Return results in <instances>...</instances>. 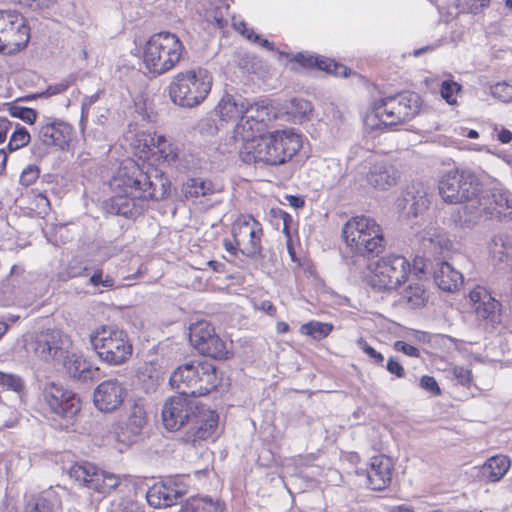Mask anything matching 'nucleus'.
Instances as JSON below:
<instances>
[{"label":"nucleus","mask_w":512,"mask_h":512,"mask_svg":"<svg viewBox=\"0 0 512 512\" xmlns=\"http://www.w3.org/2000/svg\"><path fill=\"white\" fill-rule=\"evenodd\" d=\"M144 172L133 160L122 162L118 172L110 181L113 196L106 203L108 213L133 218L147 207L148 200L164 199L170 184L156 169Z\"/></svg>","instance_id":"f257e3e1"},{"label":"nucleus","mask_w":512,"mask_h":512,"mask_svg":"<svg viewBox=\"0 0 512 512\" xmlns=\"http://www.w3.org/2000/svg\"><path fill=\"white\" fill-rule=\"evenodd\" d=\"M218 415L203 406L198 401L182 394L166 400L162 408V421L169 431H178L183 426L190 425L187 440L193 445L202 440L214 441L217 437Z\"/></svg>","instance_id":"f03ea898"},{"label":"nucleus","mask_w":512,"mask_h":512,"mask_svg":"<svg viewBox=\"0 0 512 512\" xmlns=\"http://www.w3.org/2000/svg\"><path fill=\"white\" fill-rule=\"evenodd\" d=\"M421 104L420 96L414 92L381 97L370 104L364 123L371 130L396 126L413 119L420 112Z\"/></svg>","instance_id":"7ed1b4c3"},{"label":"nucleus","mask_w":512,"mask_h":512,"mask_svg":"<svg viewBox=\"0 0 512 512\" xmlns=\"http://www.w3.org/2000/svg\"><path fill=\"white\" fill-rule=\"evenodd\" d=\"M302 147L301 136L291 129L276 130L248 143L243 154L245 163L262 162L280 165L290 160Z\"/></svg>","instance_id":"20e7f679"},{"label":"nucleus","mask_w":512,"mask_h":512,"mask_svg":"<svg viewBox=\"0 0 512 512\" xmlns=\"http://www.w3.org/2000/svg\"><path fill=\"white\" fill-rule=\"evenodd\" d=\"M170 385L187 397L207 395L217 388L216 367L209 361H191L176 368L169 378Z\"/></svg>","instance_id":"39448f33"},{"label":"nucleus","mask_w":512,"mask_h":512,"mask_svg":"<svg viewBox=\"0 0 512 512\" xmlns=\"http://www.w3.org/2000/svg\"><path fill=\"white\" fill-rule=\"evenodd\" d=\"M213 77L202 67L178 72L168 86L170 100L183 108H194L209 95Z\"/></svg>","instance_id":"423d86ee"},{"label":"nucleus","mask_w":512,"mask_h":512,"mask_svg":"<svg viewBox=\"0 0 512 512\" xmlns=\"http://www.w3.org/2000/svg\"><path fill=\"white\" fill-rule=\"evenodd\" d=\"M185 47L180 38L171 32L153 34L143 50V63L150 73L162 75L172 70L181 60Z\"/></svg>","instance_id":"0eeeda50"},{"label":"nucleus","mask_w":512,"mask_h":512,"mask_svg":"<svg viewBox=\"0 0 512 512\" xmlns=\"http://www.w3.org/2000/svg\"><path fill=\"white\" fill-rule=\"evenodd\" d=\"M90 344L98 358L111 366L124 364L133 352L128 334L116 325H101L89 336Z\"/></svg>","instance_id":"6e6552de"},{"label":"nucleus","mask_w":512,"mask_h":512,"mask_svg":"<svg viewBox=\"0 0 512 512\" xmlns=\"http://www.w3.org/2000/svg\"><path fill=\"white\" fill-rule=\"evenodd\" d=\"M424 266L420 258L414 259L411 265L403 255L389 254L376 261L370 282L379 291L396 290L407 281L412 270L415 274L424 273Z\"/></svg>","instance_id":"1a4fd4ad"},{"label":"nucleus","mask_w":512,"mask_h":512,"mask_svg":"<svg viewBox=\"0 0 512 512\" xmlns=\"http://www.w3.org/2000/svg\"><path fill=\"white\" fill-rule=\"evenodd\" d=\"M342 234L348 246L357 254L378 255L384 249L382 229L370 217H353L343 227Z\"/></svg>","instance_id":"9d476101"},{"label":"nucleus","mask_w":512,"mask_h":512,"mask_svg":"<svg viewBox=\"0 0 512 512\" xmlns=\"http://www.w3.org/2000/svg\"><path fill=\"white\" fill-rule=\"evenodd\" d=\"M38 405L45 413L67 419H72L81 409L79 397L53 381L39 386Z\"/></svg>","instance_id":"9b49d317"},{"label":"nucleus","mask_w":512,"mask_h":512,"mask_svg":"<svg viewBox=\"0 0 512 512\" xmlns=\"http://www.w3.org/2000/svg\"><path fill=\"white\" fill-rule=\"evenodd\" d=\"M439 194L446 203L458 204L471 201L481 191L477 176L467 170L452 169L444 173L438 182Z\"/></svg>","instance_id":"f8f14e48"},{"label":"nucleus","mask_w":512,"mask_h":512,"mask_svg":"<svg viewBox=\"0 0 512 512\" xmlns=\"http://www.w3.org/2000/svg\"><path fill=\"white\" fill-rule=\"evenodd\" d=\"M478 205L479 207L471 216L464 218L463 223L466 226L475 225L482 213L499 221L512 220V193L501 185H495L484 191L478 199Z\"/></svg>","instance_id":"ddd939ff"},{"label":"nucleus","mask_w":512,"mask_h":512,"mask_svg":"<svg viewBox=\"0 0 512 512\" xmlns=\"http://www.w3.org/2000/svg\"><path fill=\"white\" fill-rule=\"evenodd\" d=\"M30 40V28L25 18L14 10H0V54L14 55Z\"/></svg>","instance_id":"4468645a"},{"label":"nucleus","mask_w":512,"mask_h":512,"mask_svg":"<svg viewBox=\"0 0 512 512\" xmlns=\"http://www.w3.org/2000/svg\"><path fill=\"white\" fill-rule=\"evenodd\" d=\"M71 345L68 335L58 329H46L38 332L26 340L27 352L34 354L43 361L55 360L63 357Z\"/></svg>","instance_id":"2eb2a0df"},{"label":"nucleus","mask_w":512,"mask_h":512,"mask_svg":"<svg viewBox=\"0 0 512 512\" xmlns=\"http://www.w3.org/2000/svg\"><path fill=\"white\" fill-rule=\"evenodd\" d=\"M69 474L80 485L103 496L109 495L121 484L119 475L101 470L90 462L74 464Z\"/></svg>","instance_id":"dca6fc26"},{"label":"nucleus","mask_w":512,"mask_h":512,"mask_svg":"<svg viewBox=\"0 0 512 512\" xmlns=\"http://www.w3.org/2000/svg\"><path fill=\"white\" fill-rule=\"evenodd\" d=\"M232 236L240 246V253L249 258L260 255L263 229L251 215H241L232 225Z\"/></svg>","instance_id":"f3484780"},{"label":"nucleus","mask_w":512,"mask_h":512,"mask_svg":"<svg viewBox=\"0 0 512 512\" xmlns=\"http://www.w3.org/2000/svg\"><path fill=\"white\" fill-rule=\"evenodd\" d=\"M146 424L147 413L144 405L140 402H134L129 407L126 422L120 425L114 432L115 448L122 453L137 443Z\"/></svg>","instance_id":"a211bd4d"},{"label":"nucleus","mask_w":512,"mask_h":512,"mask_svg":"<svg viewBox=\"0 0 512 512\" xmlns=\"http://www.w3.org/2000/svg\"><path fill=\"white\" fill-rule=\"evenodd\" d=\"M187 479L182 476L170 477L154 484L146 493L151 507L161 509L176 505L188 493Z\"/></svg>","instance_id":"6ab92c4d"},{"label":"nucleus","mask_w":512,"mask_h":512,"mask_svg":"<svg viewBox=\"0 0 512 512\" xmlns=\"http://www.w3.org/2000/svg\"><path fill=\"white\" fill-rule=\"evenodd\" d=\"M257 112L259 113L257 118L253 115V112L242 115L233 131V138L235 143L238 144L237 149L242 160L248 143H256L258 138L262 136L261 133L265 127L264 116L267 115L266 110L262 108L261 111L258 110Z\"/></svg>","instance_id":"aec40b11"},{"label":"nucleus","mask_w":512,"mask_h":512,"mask_svg":"<svg viewBox=\"0 0 512 512\" xmlns=\"http://www.w3.org/2000/svg\"><path fill=\"white\" fill-rule=\"evenodd\" d=\"M127 390L123 382L116 378L102 381L94 390L95 407L104 413L117 410L124 402Z\"/></svg>","instance_id":"412c9836"},{"label":"nucleus","mask_w":512,"mask_h":512,"mask_svg":"<svg viewBox=\"0 0 512 512\" xmlns=\"http://www.w3.org/2000/svg\"><path fill=\"white\" fill-rule=\"evenodd\" d=\"M59 363L73 381L86 384L100 379V368L93 365L81 353L67 349Z\"/></svg>","instance_id":"4be33fe9"},{"label":"nucleus","mask_w":512,"mask_h":512,"mask_svg":"<svg viewBox=\"0 0 512 512\" xmlns=\"http://www.w3.org/2000/svg\"><path fill=\"white\" fill-rule=\"evenodd\" d=\"M394 464L385 455H376L370 459L369 467L362 473L366 476L368 486L373 490H383L392 481Z\"/></svg>","instance_id":"5701e85b"},{"label":"nucleus","mask_w":512,"mask_h":512,"mask_svg":"<svg viewBox=\"0 0 512 512\" xmlns=\"http://www.w3.org/2000/svg\"><path fill=\"white\" fill-rule=\"evenodd\" d=\"M72 126L60 120L42 122L38 126V139L46 146H56L61 150L68 147Z\"/></svg>","instance_id":"b1692460"},{"label":"nucleus","mask_w":512,"mask_h":512,"mask_svg":"<svg viewBox=\"0 0 512 512\" xmlns=\"http://www.w3.org/2000/svg\"><path fill=\"white\" fill-rule=\"evenodd\" d=\"M367 182L375 189L385 191L395 186L400 178L398 169L384 159L370 163Z\"/></svg>","instance_id":"393cba45"},{"label":"nucleus","mask_w":512,"mask_h":512,"mask_svg":"<svg viewBox=\"0 0 512 512\" xmlns=\"http://www.w3.org/2000/svg\"><path fill=\"white\" fill-rule=\"evenodd\" d=\"M478 318L497 323L499 321L500 303L494 299L486 288L477 286L469 293Z\"/></svg>","instance_id":"a878e982"},{"label":"nucleus","mask_w":512,"mask_h":512,"mask_svg":"<svg viewBox=\"0 0 512 512\" xmlns=\"http://www.w3.org/2000/svg\"><path fill=\"white\" fill-rule=\"evenodd\" d=\"M291 61L299 64L303 68H318L319 70L325 71L329 74H333L337 77H347L350 74V69L345 65L337 63L333 59L313 55L308 52H299L291 58Z\"/></svg>","instance_id":"bb28decb"},{"label":"nucleus","mask_w":512,"mask_h":512,"mask_svg":"<svg viewBox=\"0 0 512 512\" xmlns=\"http://www.w3.org/2000/svg\"><path fill=\"white\" fill-rule=\"evenodd\" d=\"M258 111L257 104H250L242 96L226 93L219 101L216 112L223 121L235 120L245 113Z\"/></svg>","instance_id":"cd10ccee"},{"label":"nucleus","mask_w":512,"mask_h":512,"mask_svg":"<svg viewBox=\"0 0 512 512\" xmlns=\"http://www.w3.org/2000/svg\"><path fill=\"white\" fill-rule=\"evenodd\" d=\"M144 145L147 148L151 146L156 147L161 157L169 164H177L185 169L195 167L194 163L182 164L181 160L184 155L179 152L177 146L168 143L167 139L163 135L154 134L153 136H150L149 140L145 139Z\"/></svg>","instance_id":"c85d7f7f"},{"label":"nucleus","mask_w":512,"mask_h":512,"mask_svg":"<svg viewBox=\"0 0 512 512\" xmlns=\"http://www.w3.org/2000/svg\"><path fill=\"white\" fill-rule=\"evenodd\" d=\"M434 281L441 290L453 292L463 284V276L448 262H439L434 270Z\"/></svg>","instance_id":"c756f323"},{"label":"nucleus","mask_w":512,"mask_h":512,"mask_svg":"<svg viewBox=\"0 0 512 512\" xmlns=\"http://www.w3.org/2000/svg\"><path fill=\"white\" fill-rule=\"evenodd\" d=\"M511 465L510 459L505 455H496L489 458L481 467V477L489 482H498L507 473Z\"/></svg>","instance_id":"7c9ffc66"},{"label":"nucleus","mask_w":512,"mask_h":512,"mask_svg":"<svg viewBox=\"0 0 512 512\" xmlns=\"http://www.w3.org/2000/svg\"><path fill=\"white\" fill-rule=\"evenodd\" d=\"M405 201L410 204L414 216L422 214L430 205V194L423 186L413 185L407 192Z\"/></svg>","instance_id":"2f4dec72"},{"label":"nucleus","mask_w":512,"mask_h":512,"mask_svg":"<svg viewBox=\"0 0 512 512\" xmlns=\"http://www.w3.org/2000/svg\"><path fill=\"white\" fill-rule=\"evenodd\" d=\"M283 111L287 116V120L301 123L312 112V105L303 98H293L283 106Z\"/></svg>","instance_id":"473e14b6"},{"label":"nucleus","mask_w":512,"mask_h":512,"mask_svg":"<svg viewBox=\"0 0 512 512\" xmlns=\"http://www.w3.org/2000/svg\"><path fill=\"white\" fill-rule=\"evenodd\" d=\"M214 334V327L205 320L197 321L191 324L189 328V340L197 351H199L200 347L205 345Z\"/></svg>","instance_id":"72a5a7b5"},{"label":"nucleus","mask_w":512,"mask_h":512,"mask_svg":"<svg viewBox=\"0 0 512 512\" xmlns=\"http://www.w3.org/2000/svg\"><path fill=\"white\" fill-rule=\"evenodd\" d=\"M198 352L219 360L228 359L230 355L226 343L216 333L212 335L205 345L200 347Z\"/></svg>","instance_id":"f704fd0d"},{"label":"nucleus","mask_w":512,"mask_h":512,"mask_svg":"<svg viewBox=\"0 0 512 512\" xmlns=\"http://www.w3.org/2000/svg\"><path fill=\"white\" fill-rule=\"evenodd\" d=\"M401 301L407 303L411 308L422 307L427 301V294L422 284L411 283L401 294Z\"/></svg>","instance_id":"c9c22d12"},{"label":"nucleus","mask_w":512,"mask_h":512,"mask_svg":"<svg viewBox=\"0 0 512 512\" xmlns=\"http://www.w3.org/2000/svg\"><path fill=\"white\" fill-rule=\"evenodd\" d=\"M91 270H93V264L90 262L73 259L65 270L59 273V278L62 281H67L71 278L87 277Z\"/></svg>","instance_id":"e433bc0d"},{"label":"nucleus","mask_w":512,"mask_h":512,"mask_svg":"<svg viewBox=\"0 0 512 512\" xmlns=\"http://www.w3.org/2000/svg\"><path fill=\"white\" fill-rule=\"evenodd\" d=\"M333 330L331 323L320 321H309L300 326L299 332L303 335L310 336L314 340H322L326 338Z\"/></svg>","instance_id":"4c0bfd02"},{"label":"nucleus","mask_w":512,"mask_h":512,"mask_svg":"<svg viewBox=\"0 0 512 512\" xmlns=\"http://www.w3.org/2000/svg\"><path fill=\"white\" fill-rule=\"evenodd\" d=\"M186 197L198 198L213 193V185L202 178H191L184 186Z\"/></svg>","instance_id":"58836bf2"},{"label":"nucleus","mask_w":512,"mask_h":512,"mask_svg":"<svg viewBox=\"0 0 512 512\" xmlns=\"http://www.w3.org/2000/svg\"><path fill=\"white\" fill-rule=\"evenodd\" d=\"M461 93L462 85L454 81L451 76L440 84V95L448 105L456 106L458 95Z\"/></svg>","instance_id":"ea45409f"},{"label":"nucleus","mask_w":512,"mask_h":512,"mask_svg":"<svg viewBox=\"0 0 512 512\" xmlns=\"http://www.w3.org/2000/svg\"><path fill=\"white\" fill-rule=\"evenodd\" d=\"M139 377L144 383L146 392L154 391L164 381L163 373L153 365L145 366Z\"/></svg>","instance_id":"a19ab883"},{"label":"nucleus","mask_w":512,"mask_h":512,"mask_svg":"<svg viewBox=\"0 0 512 512\" xmlns=\"http://www.w3.org/2000/svg\"><path fill=\"white\" fill-rule=\"evenodd\" d=\"M87 277V284L99 289L100 292H102V289L113 288L115 284L114 279L110 275L104 274L102 269L94 265L93 270H91L90 275H87Z\"/></svg>","instance_id":"79ce46f5"},{"label":"nucleus","mask_w":512,"mask_h":512,"mask_svg":"<svg viewBox=\"0 0 512 512\" xmlns=\"http://www.w3.org/2000/svg\"><path fill=\"white\" fill-rule=\"evenodd\" d=\"M511 248L507 244L503 236H496L489 244V252L491 258L496 262H503L510 253Z\"/></svg>","instance_id":"37998d69"},{"label":"nucleus","mask_w":512,"mask_h":512,"mask_svg":"<svg viewBox=\"0 0 512 512\" xmlns=\"http://www.w3.org/2000/svg\"><path fill=\"white\" fill-rule=\"evenodd\" d=\"M24 387V380L20 376L0 371V391H13L20 394Z\"/></svg>","instance_id":"c03bdc74"},{"label":"nucleus","mask_w":512,"mask_h":512,"mask_svg":"<svg viewBox=\"0 0 512 512\" xmlns=\"http://www.w3.org/2000/svg\"><path fill=\"white\" fill-rule=\"evenodd\" d=\"M24 512H53V505L41 495H30L26 496Z\"/></svg>","instance_id":"a18cd8bd"},{"label":"nucleus","mask_w":512,"mask_h":512,"mask_svg":"<svg viewBox=\"0 0 512 512\" xmlns=\"http://www.w3.org/2000/svg\"><path fill=\"white\" fill-rule=\"evenodd\" d=\"M216 504L209 498H195L187 502L179 512H216Z\"/></svg>","instance_id":"49530a36"},{"label":"nucleus","mask_w":512,"mask_h":512,"mask_svg":"<svg viewBox=\"0 0 512 512\" xmlns=\"http://www.w3.org/2000/svg\"><path fill=\"white\" fill-rule=\"evenodd\" d=\"M99 96L100 92H96L90 96H85L81 103V117L79 122V128L85 140L91 137V133L85 134L89 109L93 104H95L99 100Z\"/></svg>","instance_id":"de8ad7c7"},{"label":"nucleus","mask_w":512,"mask_h":512,"mask_svg":"<svg viewBox=\"0 0 512 512\" xmlns=\"http://www.w3.org/2000/svg\"><path fill=\"white\" fill-rule=\"evenodd\" d=\"M30 134L25 127H18L12 133L9 143L8 149L9 151H16L24 146H26L30 142Z\"/></svg>","instance_id":"09e8293b"},{"label":"nucleus","mask_w":512,"mask_h":512,"mask_svg":"<svg viewBox=\"0 0 512 512\" xmlns=\"http://www.w3.org/2000/svg\"><path fill=\"white\" fill-rule=\"evenodd\" d=\"M229 17V5L223 4V6L218 7L214 12L208 14L207 19L217 28L222 29L228 25Z\"/></svg>","instance_id":"8fccbe9b"},{"label":"nucleus","mask_w":512,"mask_h":512,"mask_svg":"<svg viewBox=\"0 0 512 512\" xmlns=\"http://www.w3.org/2000/svg\"><path fill=\"white\" fill-rule=\"evenodd\" d=\"M490 0H462L458 7L460 12L477 15L488 7Z\"/></svg>","instance_id":"3c124183"},{"label":"nucleus","mask_w":512,"mask_h":512,"mask_svg":"<svg viewBox=\"0 0 512 512\" xmlns=\"http://www.w3.org/2000/svg\"><path fill=\"white\" fill-rule=\"evenodd\" d=\"M9 114L15 118H19L28 124H33L37 119V112L28 107L22 106H11L9 108Z\"/></svg>","instance_id":"603ef678"},{"label":"nucleus","mask_w":512,"mask_h":512,"mask_svg":"<svg viewBox=\"0 0 512 512\" xmlns=\"http://www.w3.org/2000/svg\"><path fill=\"white\" fill-rule=\"evenodd\" d=\"M490 93L500 101L509 102L512 100V85L506 82L495 83L490 86Z\"/></svg>","instance_id":"864d4df0"},{"label":"nucleus","mask_w":512,"mask_h":512,"mask_svg":"<svg viewBox=\"0 0 512 512\" xmlns=\"http://www.w3.org/2000/svg\"><path fill=\"white\" fill-rule=\"evenodd\" d=\"M357 346L370 358L372 363L383 365L384 356L370 346L364 338L360 337L357 340Z\"/></svg>","instance_id":"5fc2aeb1"},{"label":"nucleus","mask_w":512,"mask_h":512,"mask_svg":"<svg viewBox=\"0 0 512 512\" xmlns=\"http://www.w3.org/2000/svg\"><path fill=\"white\" fill-rule=\"evenodd\" d=\"M120 512H144V506L132 498H123L116 504Z\"/></svg>","instance_id":"6e6d98bb"},{"label":"nucleus","mask_w":512,"mask_h":512,"mask_svg":"<svg viewBox=\"0 0 512 512\" xmlns=\"http://www.w3.org/2000/svg\"><path fill=\"white\" fill-rule=\"evenodd\" d=\"M39 177V168L36 165L27 166L20 175V183L24 186L33 184Z\"/></svg>","instance_id":"4d7b16f0"},{"label":"nucleus","mask_w":512,"mask_h":512,"mask_svg":"<svg viewBox=\"0 0 512 512\" xmlns=\"http://www.w3.org/2000/svg\"><path fill=\"white\" fill-rule=\"evenodd\" d=\"M420 387L422 389L428 391L429 393H431L434 396L439 395L441 392L439 385H438L437 381L435 380V378L432 376H428V375H424L421 377Z\"/></svg>","instance_id":"13d9d810"},{"label":"nucleus","mask_w":512,"mask_h":512,"mask_svg":"<svg viewBox=\"0 0 512 512\" xmlns=\"http://www.w3.org/2000/svg\"><path fill=\"white\" fill-rule=\"evenodd\" d=\"M21 6L36 9H44L53 6L57 0H16Z\"/></svg>","instance_id":"bf43d9fd"},{"label":"nucleus","mask_w":512,"mask_h":512,"mask_svg":"<svg viewBox=\"0 0 512 512\" xmlns=\"http://www.w3.org/2000/svg\"><path fill=\"white\" fill-rule=\"evenodd\" d=\"M453 375L459 384L468 386L471 382V372L469 369L457 366L453 369Z\"/></svg>","instance_id":"052dcab7"},{"label":"nucleus","mask_w":512,"mask_h":512,"mask_svg":"<svg viewBox=\"0 0 512 512\" xmlns=\"http://www.w3.org/2000/svg\"><path fill=\"white\" fill-rule=\"evenodd\" d=\"M394 348H395V350L402 352L405 355L410 356V357H419V355H420V352L416 347H414L404 341H396L394 344Z\"/></svg>","instance_id":"680f3d73"},{"label":"nucleus","mask_w":512,"mask_h":512,"mask_svg":"<svg viewBox=\"0 0 512 512\" xmlns=\"http://www.w3.org/2000/svg\"><path fill=\"white\" fill-rule=\"evenodd\" d=\"M232 25L244 37H246L248 40H252L254 31H253V29L248 28L247 24L243 20L237 19L236 17L233 16L232 17Z\"/></svg>","instance_id":"e2e57ef3"},{"label":"nucleus","mask_w":512,"mask_h":512,"mask_svg":"<svg viewBox=\"0 0 512 512\" xmlns=\"http://www.w3.org/2000/svg\"><path fill=\"white\" fill-rule=\"evenodd\" d=\"M386 369L389 373L395 375L397 378H403L405 376V370L403 366L394 358H390L387 362Z\"/></svg>","instance_id":"0e129e2a"},{"label":"nucleus","mask_w":512,"mask_h":512,"mask_svg":"<svg viewBox=\"0 0 512 512\" xmlns=\"http://www.w3.org/2000/svg\"><path fill=\"white\" fill-rule=\"evenodd\" d=\"M69 86H70V83L68 81H66V80L61 81L57 84L48 86L47 89L45 90V92L42 93V95H45V96L57 95V94H60L64 91H66Z\"/></svg>","instance_id":"69168bd1"},{"label":"nucleus","mask_w":512,"mask_h":512,"mask_svg":"<svg viewBox=\"0 0 512 512\" xmlns=\"http://www.w3.org/2000/svg\"><path fill=\"white\" fill-rule=\"evenodd\" d=\"M11 127L12 122H10L7 118L0 117V144L5 142L8 130Z\"/></svg>","instance_id":"338daca9"},{"label":"nucleus","mask_w":512,"mask_h":512,"mask_svg":"<svg viewBox=\"0 0 512 512\" xmlns=\"http://www.w3.org/2000/svg\"><path fill=\"white\" fill-rule=\"evenodd\" d=\"M223 246L225 250L232 256H235L238 252H240V246H238L237 241L233 238L224 239Z\"/></svg>","instance_id":"774afa93"}]
</instances>
